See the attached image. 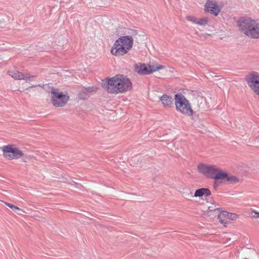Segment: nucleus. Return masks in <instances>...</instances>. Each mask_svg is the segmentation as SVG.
Instances as JSON below:
<instances>
[{"label":"nucleus","instance_id":"423d86ee","mask_svg":"<svg viewBox=\"0 0 259 259\" xmlns=\"http://www.w3.org/2000/svg\"><path fill=\"white\" fill-rule=\"evenodd\" d=\"M222 169L216 165L201 163L197 165L198 171L206 177L219 181V176Z\"/></svg>","mask_w":259,"mask_h":259},{"label":"nucleus","instance_id":"2eb2a0df","mask_svg":"<svg viewBox=\"0 0 259 259\" xmlns=\"http://www.w3.org/2000/svg\"><path fill=\"white\" fill-rule=\"evenodd\" d=\"M219 209V205L213 201L211 202L208 203L207 208L206 210L204 212V214L210 217L212 214H213V213H216V211L218 210Z\"/></svg>","mask_w":259,"mask_h":259},{"label":"nucleus","instance_id":"5701e85b","mask_svg":"<svg viewBox=\"0 0 259 259\" xmlns=\"http://www.w3.org/2000/svg\"><path fill=\"white\" fill-rule=\"evenodd\" d=\"M62 41H62V44H63V43H64V40L63 39V40H62Z\"/></svg>","mask_w":259,"mask_h":259},{"label":"nucleus","instance_id":"0eeeda50","mask_svg":"<svg viewBox=\"0 0 259 259\" xmlns=\"http://www.w3.org/2000/svg\"><path fill=\"white\" fill-rule=\"evenodd\" d=\"M135 71L142 75L149 74L159 70H162L164 74L167 71L164 66L156 62H152L149 64L138 63L135 65Z\"/></svg>","mask_w":259,"mask_h":259},{"label":"nucleus","instance_id":"9b49d317","mask_svg":"<svg viewBox=\"0 0 259 259\" xmlns=\"http://www.w3.org/2000/svg\"><path fill=\"white\" fill-rule=\"evenodd\" d=\"M238 218L236 213H230L226 211H221L218 214V219L219 222L226 227L230 224L232 221H235Z\"/></svg>","mask_w":259,"mask_h":259},{"label":"nucleus","instance_id":"f03ea898","mask_svg":"<svg viewBox=\"0 0 259 259\" xmlns=\"http://www.w3.org/2000/svg\"><path fill=\"white\" fill-rule=\"evenodd\" d=\"M9 74L15 79H19L18 90L21 92L25 91H38L43 87L42 84H34L33 83L34 76L29 74L23 73L17 70L9 71Z\"/></svg>","mask_w":259,"mask_h":259},{"label":"nucleus","instance_id":"f3484780","mask_svg":"<svg viewBox=\"0 0 259 259\" xmlns=\"http://www.w3.org/2000/svg\"><path fill=\"white\" fill-rule=\"evenodd\" d=\"M160 101L164 108L170 107L174 102V99L172 97L167 95H163L160 97Z\"/></svg>","mask_w":259,"mask_h":259},{"label":"nucleus","instance_id":"a211bd4d","mask_svg":"<svg viewBox=\"0 0 259 259\" xmlns=\"http://www.w3.org/2000/svg\"><path fill=\"white\" fill-rule=\"evenodd\" d=\"M4 203L6 205L10 207L13 211H14L15 212H17V214L19 215H21L22 213H25V211H24L23 209L20 208L19 207H17V206L14 204L6 202H5Z\"/></svg>","mask_w":259,"mask_h":259},{"label":"nucleus","instance_id":"4be33fe9","mask_svg":"<svg viewBox=\"0 0 259 259\" xmlns=\"http://www.w3.org/2000/svg\"><path fill=\"white\" fill-rule=\"evenodd\" d=\"M248 254H250L251 252H253V251H251L250 250H248ZM247 257H245L243 258V259H249L250 258H251V255H248Z\"/></svg>","mask_w":259,"mask_h":259},{"label":"nucleus","instance_id":"dca6fc26","mask_svg":"<svg viewBox=\"0 0 259 259\" xmlns=\"http://www.w3.org/2000/svg\"><path fill=\"white\" fill-rule=\"evenodd\" d=\"M211 195L210 190L206 188H202L197 189L192 197L195 198H201L202 197H207Z\"/></svg>","mask_w":259,"mask_h":259},{"label":"nucleus","instance_id":"6e6552de","mask_svg":"<svg viewBox=\"0 0 259 259\" xmlns=\"http://www.w3.org/2000/svg\"><path fill=\"white\" fill-rule=\"evenodd\" d=\"M52 104L56 107L64 106L69 100V96L59 89L52 88L49 93Z\"/></svg>","mask_w":259,"mask_h":259},{"label":"nucleus","instance_id":"1a4fd4ad","mask_svg":"<svg viewBox=\"0 0 259 259\" xmlns=\"http://www.w3.org/2000/svg\"><path fill=\"white\" fill-rule=\"evenodd\" d=\"M4 157L8 160L18 159L24 155V152L15 145L10 144L2 148Z\"/></svg>","mask_w":259,"mask_h":259},{"label":"nucleus","instance_id":"39448f33","mask_svg":"<svg viewBox=\"0 0 259 259\" xmlns=\"http://www.w3.org/2000/svg\"><path fill=\"white\" fill-rule=\"evenodd\" d=\"M175 104L176 110L186 116H192L193 111L189 101L181 94L175 96Z\"/></svg>","mask_w":259,"mask_h":259},{"label":"nucleus","instance_id":"f8f14e48","mask_svg":"<svg viewBox=\"0 0 259 259\" xmlns=\"http://www.w3.org/2000/svg\"><path fill=\"white\" fill-rule=\"evenodd\" d=\"M246 81L251 90L259 95V74L251 73L246 77Z\"/></svg>","mask_w":259,"mask_h":259},{"label":"nucleus","instance_id":"9d476101","mask_svg":"<svg viewBox=\"0 0 259 259\" xmlns=\"http://www.w3.org/2000/svg\"><path fill=\"white\" fill-rule=\"evenodd\" d=\"M222 8L216 1L207 0L204 5V11L205 13L217 16L221 12Z\"/></svg>","mask_w":259,"mask_h":259},{"label":"nucleus","instance_id":"412c9836","mask_svg":"<svg viewBox=\"0 0 259 259\" xmlns=\"http://www.w3.org/2000/svg\"><path fill=\"white\" fill-rule=\"evenodd\" d=\"M253 217L259 219V212H254Z\"/></svg>","mask_w":259,"mask_h":259},{"label":"nucleus","instance_id":"7ed1b4c3","mask_svg":"<svg viewBox=\"0 0 259 259\" xmlns=\"http://www.w3.org/2000/svg\"><path fill=\"white\" fill-rule=\"evenodd\" d=\"M133 44L134 39L131 36H120L114 42L110 53L115 57H122L131 50Z\"/></svg>","mask_w":259,"mask_h":259},{"label":"nucleus","instance_id":"f257e3e1","mask_svg":"<svg viewBox=\"0 0 259 259\" xmlns=\"http://www.w3.org/2000/svg\"><path fill=\"white\" fill-rule=\"evenodd\" d=\"M106 83V90L111 94L125 93L132 88V83L130 79L123 75H117L109 78Z\"/></svg>","mask_w":259,"mask_h":259},{"label":"nucleus","instance_id":"aec40b11","mask_svg":"<svg viewBox=\"0 0 259 259\" xmlns=\"http://www.w3.org/2000/svg\"><path fill=\"white\" fill-rule=\"evenodd\" d=\"M196 34L200 36V37H204L205 38H206L209 35V34L208 33H198V32H196Z\"/></svg>","mask_w":259,"mask_h":259},{"label":"nucleus","instance_id":"ddd939ff","mask_svg":"<svg viewBox=\"0 0 259 259\" xmlns=\"http://www.w3.org/2000/svg\"><path fill=\"white\" fill-rule=\"evenodd\" d=\"M219 181H224L229 184H234L239 182V179L235 176L230 175L222 169L221 174L218 177Z\"/></svg>","mask_w":259,"mask_h":259},{"label":"nucleus","instance_id":"20e7f679","mask_svg":"<svg viewBox=\"0 0 259 259\" xmlns=\"http://www.w3.org/2000/svg\"><path fill=\"white\" fill-rule=\"evenodd\" d=\"M240 29L247 36L259 38V21L250 18L244 19L238 22Z\"/></svg>","mask_w":259,"mask_h":259},{"label":"nucleus","instance_id":"4468645a","mask_svg":"<svg viewBox=\"0 0 259 259\" xmlns=\"http://www.w3.org/2000/svg\"><path fill=\"white\" fill-rule=\"evenodd\" d=\"M186 20L193 24L202 27L205 26L208 22V19L207 18H197L192 15L187 16Z\"/></svg>","mask_w":259,"mask_h":259},{"label":"nucleus","instance_id":"6ab92c4d","mask_svg":"<svg viewBox=\"0 0 259 259\" xmlns=\"http://www.w3.org/2000/svg\"><path fill=\"white\" fill-rule=\"evenodd\" d=\"M181 194L184 197H189L192 194V191L188 188H184L180 191Z\"/></svg>","mask_w":259,"mask_h":259}]
</instances>
